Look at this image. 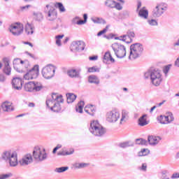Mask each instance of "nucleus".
Listing matches in <instances>:
<instances>
[{"label": "nucleus", "mask_w": 179, "mask_h": 179, "mask_svg": "<svg viewBox=\"0 0 179 179\" xmlns=\"http://www.w3.org/2000/svg\"><path fill=\"white\" fill-rule=\"evenodd\" d=\"M40 73V69L38 65H35L31 69L29 70L28 75H30L29 78L36 79Z\"/></svg>", "instance_id": "dca6fc26"}, {"label": "nucleus", "mask_w": 179, "mask_h": 179, "mask_svg": "<svg viewBox=\"0 0 179 179\" xmlns=\"http://www.w3.org/2000/svg\"><path fill=\"white\" fill-rule=\"evenodd\" d=\"M30 78V74H29V71L24 76V79H25V80H30L31 79H34V78Z\"/></svg>", "instance_id": "bf43d9fd"}, {"label": "nucleus", "mask_w": 179, "mask_h": 179, "mask_svg": "<svg viewBox=\"0 0 179 179\" xmlns=\"http://www.w3.org/2000/svg\"><path fill=\"white\" fill-rule=\"evenodd\" d=\"M55 75V68L54 66L49 64L42 69V76L45 79H51Z\"/></svg>", "instance_id": "1a4fd4ad"}, {"label": "nucleus", "mask_w": 179, "mask_h": 179, "mask_svg": "<svg viewBox=\"0 0 179 179\" xmlns=\"http://www.w3.org/2000/svg\"><path fill=\"white\" fill-rule=\"evenodd\" d=\"M30 163H33V157H31L30 154L26 155L20 160V164H21V166H27L30 164Z\"/></svg>", "instance_id": "f3484780"}, {"label": "nucleus", "mask_w": 179, "mask_h": 179, "mask_svg": "<svg viewBox=\"0 0 179 179\" xmlns=\"http://www.w3.org/2000/svg\"><path fill=\"white\" fill-rule=\"evenodd\" d=\"M119 40H120V41H124V43H129V41H128V40L127 39V36H125V35L119 36Z\"/></svg>", "instance_id": "864d4df0"}, {"label": "nucleus", "mask_w": 179, "mask_h": 179, "mask_svg": "<svg viewBox=\"0 0 179 179\" xmlns=\"http://www.w3.org/2000/svg\"><path fill=\"white\" fill-rule=\"evenodd\" d=\"M84 111H85L87 114L93 116L94 115V113H96V106L94 105H87L84 108Z\"/></svg>", "instance_id": "aec40b11"}, {"label": "nucleus", "mask_w": 179, "mask_h": 179, "mask_svg": "<svg viewBox=\"0 0 179 179\" xmlns=\"http://www.w3.org/2000/svg\"><path fill=\"white\" fill-rule=\"evenodd\" d=\"M26 92H34V82H29L24 85Z\"/></svg>", "instance_id": "c85d7f7f"}, {"label": "nucleus", "mask_w": 179, "mask_h": 179, "mask_svg": "<svg viewBox=\"0 0 179 179\" xmlns=\"http://www.w3.org/2000/svg\"><path fill=\"white\" fill-rule=\"evenodd\" d=\"M113 8L117 9V10H122V6L120 3L115 2Z\"/></svg>", "instance_id": "3c124183"}, {"label": "nucleus", "mask_w": 179, "mask_h": 179, "mask_svg": "<svg viewBox=\"0 0 179 179\" xmlns=\"http://www.w3.org/2000/svg\"><path fill=\"white\" fill-rule=\"evenodd\" d=\"M8 30L13 36H20V34H23L24 27L23 26V24L16 22L15 24H12L8 28Z\"/></svg>", "instance_id": "0eeeda50"}, {"label": "nucleus", "mask_w": 179, "mask_h": 179, "mask_svg": "<svg viewBox=\"0 0 179 179\" xmlns=\"http://www.w3.org/2000/svg\"><path fill=\"white\" fill-rule=\"evenodd\" d=\"M170 68H171V64H169L164 68L163 72L164 73H165V75H167V73H169V71H170Z\"/></svg>", "instance_id": "8fccbe9b"}, {"label": "nucleus", "mask_w": 179, "mask_h": 179, "mask_svg": "<svg viewBox=\"0 0 179 179\" xmlns=\"http://www.w3.org/2000/svg\"><path fill=\"white\" fill-rule=\"evenodd\" d=\"M83 107H85V101H80L76 107V111L82 114L83 113Z\"/></svg>", "instance_id": "473e14b6"}, {"label": "nucleus", "mask_w": 179, "mask_h": 179, "mask_svg": "<svg viewBox=\"0 0 179 179\" xmlns=\"http://www.w3.org/2000/svg\"><path fill=\"white\" fill-rule=\"evenodd\" d=\"M103 62L104 64H107V62H108V61H110V62H115V59H114V58H113V56L111 55V53L108 51L105 53L104 56H103Z\"/></svg>", "instance_id": "393cba45"}, {"label": "nucleus", "mask_w": 179, "mask_h": 179, "mask_svg": "<svg viewBox=\"0 0 179 179\" xmlns=\"http://www.w3.org/2000/svg\"><path fill=\"white\" fill-rule=\"evenodd\" d=\"M157 121L159 122V124H162L163 125H166L168 123L169 117L166 115H161L159 117H157Z\"/></svg>", "instance_id": "2f4dec72"}, {"label": "nucleus", "mask_w": 179, "mask_h": 179, "mask_svg": "<svg viewBox=\"0 0 179 179\" xmlns=\"http://www.w3.org/2000/svg\"><path fill=\"white\" fill-rule=\"evenodd\" d=\"M10 177V175L9 174L0 175V179H6V178H9Z\"/></svg>", "instance_id": "13d9d810"}, {"label": "nucleus", "mask_w": 179, "mask_h": 179, "mask_svg": "<svg viewBox=\"0 0 179 179\" xmlns=\"http://www.w3.org/2000/svg\"><path fill=\"white\" fill-rule=\"evenodd\" d=\"M160 141H162L160 136H149L148 138V141L152 146H156Z\"/></svg>", "instance_id": "a211bd4d"}, {"label": "nucleus", "mask_w": 179, "mask_h": 179, "mask_svg": "<svg viewBox=\"0 0 179 179\" xmlns=\"http://www.w3.org/2000/svg\"><path fill=\"white\" fill-rule=\"evenodd\" d=\"M148 169V166L146 165V164H143L141 167H139V170H141L142 171H146Z\"/></svg>", "instance_id": "4d7b16f0"}, {"label": "nucleus", "mask_w": 179, "mask_h": 179, "mask_svg": "<svg viewBox=\"0 0 179 179\" xmlns=\"http://www.w3.org/2000/svg\"><path fill=\"white\" fill-rule=\"evenodd\" d=\"M61 103H64L62 95L52 93L51 97L46 101V106L54 113H59L62 109Z\"/></svg>", "instance_id": "f257e3e1"}, {"label": "nucleus", "mask_w": 179, "mask_h": 179, "mask_svg": "<svg viewBox=\"0 0 179 179\" xmlns=\"http://www.w3.org/2000/svg\"><path fill=\"white\" fill-rule=\"evenodd\" d=\"M67 97V103L70 104L71 103H73L75 100H76V95L75 94L69 93L66 94Z\"/></svg>", "instance_id": "72a5a7b5"}, {"label": "nucleus", "mask_w": 179, "mask_h": 179, "mask_svg": "<svg viewBox=\"0 0 179 179\" xmlns=\"http://www.w3.org/2000/svg\"><path fill=\"white\" fill-rule=\"evenodd\" d=\"M168 118V124H171L173 121H174V116L173 115V113H170L168 116H166Z\"/></svg>", "instance_id": "de8ad7c7"}, {"label": "nucleus", "mask_w": 179, "mask_h": 179, "mask_svg": "<svg viewBox=\"0 0 179 179\" xmlns=\"http://www.w3.org/2000/svg\"><path fill=\"white\" fill-rule=\"evenodd\" d=\"M146 115H143L139 119H138V125L140 127H145V125H148L149 124V122L146 120Z\"/></svg>", "instance_id": "bb28decb"}, {"label": "nucleus", "mask_w": 179, "mask_h": 179, "mask_svg": "<svg viewBox=\"0 0 179 179\" xmlns=\"http://www.w3.org/2000/svg\"><path fill=\"white\" fill-rule=\"evenodd\" d=\"M54 6L52 3L47 4L45 8V13L48 15V20H55L57 19V10L52 8Z\"/></svg>", "instance_id": "9b49d317"}, {"label": "nucleus", "mask_w": 179, "mask_h": 179, "mask_svg": "<svg viewBox=\"0 0 179 179\" xmlns=\"http://www.w3.org/2000/svg\"><path fill=\"white\" fill-rule=\"evenodd\" d=\"M1 159L8 162L11 167H15L17 166V154L16 152L5 151L1 155Z\"/></svg>", "instance_id": "20e7f679"}, {"label": "nucleus", "mask_w": 179, "mask_h": 179, "mask_svg": "<svg viewBox=\"0 0 179 179\" xmlns=\"http://www.w3.org/2000/svg\"><path fill=\"white\" fill-rule=\"evenodd\" d=\"M52 6H55V8H58L60 12H65L66 10L65 7H64L62 3H56L55 4H52Z\"/></svg>", "instance_id": "37998d69"}, {"label": "nucleus", "mask_w": 179, "mask_h": 179, "mask_svg": "<svg viewBox=\"0 0 179 179\" xmlns=\"http://www.w3.org/2000/svg\"><path fill=\"white\" fill-rule=\"evenodd\" d=\"M88 72L93 73V72H100L99 68H96L95 66L90 67L88 69Z\"/></svg>", "instance_id": "49530a36"}, {"label": "nucleus", "mask_w": 179, "mask_h": 179, "mask_svg": "<svg viewBox=\"0 0 179 179\" xmlns=\"http://www.w3.org/2000/svg\"><path fill=\"white\" fill-rule=\"evenodd\" d=\"M33 157L36 162H44L47 160V152H45V149L43 147L38 145L34 148Z\"/></svg>", "instance_id": "39448f33"}, {"label": "nucleus", "mask_w": 179, "mask_h": 179, "mask_svg": "<svg viewBox=\"0 0 179 179\" xmlns=\"http://www.w3.org/2000/svg\"><path fill=\"white\" fill-rule=\"evenodd\" d=\"M171 178H172V179H174V178H178V173H173V174L171 176Z\"/></svg>", "instance_id": "e2e57ef3"}, {"label": "nucleus", "mask_w": 179, "mask_h": 179, "mask_svg": "<svg viewBox=\"0 0 179 179\" xmlns=\"http://www.w3.org/2000/svg\"><path fill=\"white\" fill-rule=\"evenodd\" d=\"M83 18H84V20H81L76 21L79 19V17H76L73 20V23L74 24H85V23L87 22V14H84Z\"/></svg>", "instance_id": "a878e982"}, {"label": "nucleus", "mask_w": 179, "mask_h": 179, "mask_svg": "<svg viewBox=\"0 0 179 179\" xmlns=\"http://www.w3.org/2000/svg\"><path fill=\"white\" fill-rule=\"evenodd\" d=\"M104 134H106V129L103 127L101 124H99L93 135H94V136H103Z\"/></svg>", "instance_id": "b1692460"}, {"label": "nucleus", "mask_w": 179, "mask_h": 179, "mask_svg": "<svg viewBox=\"0 0 179 179\" xmlns=\"http://www.w3.org/2000/svg\"><path fill=\"white\" fill-rule=\"evenodd\" d=\"M143 45L142 43H136L130 45V52L129 55V59L134 61L137 59L143 54Z\"/></svg>", "instance_id": "7ed1b4c3"}, {"label": "nucleus", "mask_w": 179, "mask_h": 179, "mask_svg": "<svg viewBox=\"0 0 179 179\" xmlns=\"http://www.w3.org/2000/svg\"><path fill=\"white\" fill-rule=\"evenodd\" d=\"M120 112L116 110H110L106 113V121L110 124L117 122L120 120Z\"/></svg>", "instance_id": "9d476101"}, {"label": "nucleus", "mask_w": 179, "mask_h": 179, "mask_svg": "<svg viewBox=\"0 0 179 179\" xmlns=\"http://www.w3.org/2000/svg\"><path fill=\"white\" fill-rule=\"evenodd\" d=\"M23 44H26L27 45H29V47H31L33 48V43L30 42H23Z\"/></svg>", "instance_id": "338daca9"}, {"label": "nucleus", "mask_w": 179, "mask_h": 179, "mask_svg": "<svg viewBox=\"0 0 179 179\" xmlns=\"http://www.w3.org/2000/svg\"><path fill=\"white\" fill-rule=\"evenodd\" d=\"M145 79H150L154 86H159L162 83V73L159 70H149L144 73Z\"/></svg>", "instance_id": "f03ea898"}, {"label": "nucleus", "mask_w": 179, "mask_h": 179, "mask_svg": "<svg viewBox=\"0 0 179 179\" xmlns=\"http://www.w3.org/2000/svg\"><path fill=\"white\" fill-rule=\"evenodd\" d=\"M134 143L132 141H125L123 143H121L119 144L120 148H122V149H125L127 148H132V146H134Z\"/></svg>", "instance_id": "c756f323"}, {"label": "nucleus", "mask_w": 179, "mask_h": 179, "mask_svg": "<svg viewBox=\"0 0 179 179\" xmlns=\"http://www.w3.org/2000/svg\"><path fill=\"white\" fill-rule=\"evenodd\" d=\"M128 114H129V112H128V110H122V117L120 119V124H122L124 121H127V120H128Z\"/></svg>", "instance_id": "c9c22d12"}, {"label": "nucleus", "mask_w": 179, "mask_h": 179, "mask_svg": "<svg viewBox=\"0 0 179 179\" xmlns=\"http://www.w3.org/2000/svg\"><path fill=\"white\" fill-rule=\"evenodd\" d=\"M108 29V26H106V27L104 28L102 31H100L99 32H98L97 34L98 37H100V36H102V34L107 33Z\"/></svg>", "instance_id": "603ef678"}, {"label": "nucleus", "mask_w": 179, "mask_h": 179, "mask_svg": "<svg viewBox=\"0 0 179 179\" xmlns=\"http://www.w3.org/2000/svg\"><path fill=\"white\" fill-rule=\"evenodd\" d=\"M56 40H61V38H64V35H57L55 36Z\"/></svg>", "instance_id": "69168bd1"}, {"label": "nucleus", "mask_w": 179, "mask_h": 179, "mask_svg": "<svg viewBox=\"0 0 179 179\" xmlns=\"http://www.w3.org/2000/svg\"><path fill=\"white\" fill-rule=\"evenodd\" d=\"M67 170H69V166H62L59 168H56L55 169V173H65V171H66Z\"/></svg>", "instance_id": "a19ab883"}, {"label": "nucleus", "mask_w": 179, "mask_h": 179, "mask_svg": "<svg viewBox=\"0 0 179 179\" xmlns=\"http://www.w3.org/2000/svg\"><path fill=\"white\" fill-rule=\"evenodd\" d=\"M166 10H167V4L164 3H158L152 10V16L154 17H160Z\"/></svg>", "instance_id": "6e6552de"}, {"label": "nucleus", "mask_w": 179, "mask_h": 179, "mask_svg": "<svg viewBox=\"0 0 179 179\" xmlns=\"http://www.w3.org/2000/svg\"><path fill=\"white\" fill-rule=\"evenodd\" d=\"M115 1L114 0H106L105 1V6H107V8H110L111 9L114 8V6H115Z\"/></svg>", "instance_id": "4c0bfd02"}, {"label": "nucleus", "mask_w": 179, "mask_h": 179, "mask_svg": "<svg viewBox=\"0 0 179 179\" xmlns=\"http://www.w3.org/2000/svg\"><path fill=\"white\" fill-rule=\"evenodd\" d=\"M175 66L179 68V58H178L175 62Z\"/></svg>", "instance_id": "774afa93"}, {"label": "nucleus", "mask_w": 179, "mask_h": 179, "mask_svg": "<svg viewBox=\"0 0 179 179\" xmlns=\"http://www.w3.org/2000/svg\"><path fill=\"white\" fill-rule=\"evenodd\" d=\"M167 171L162 172V179H170V176L166 174Z\"/></svg>", "instance_id": "6e6d98bb"}, {"label": "nucleus", "mask_w": 179, "mask_h": 179, "mask_svg": "<svg viewBox=\"0 0 179 179\" xmlns=\"http://www.w3.org/2000/svg\"><path fill=\"white\" fill-rule=\"evenodd\" d=\"M92 22L93 23H95L96 24H100V23H103L105 21L103 20V18L99 17H92L91 18Z\"/></svg>", "instance_id": "58836bf2"}, {"label": "nucleus", "mask_w": 179, "mask_h": 179, "mask_svg": "<svg viewBox=\"0 0 179 179\" xmlns=\"http://www.w3.org/2000/svg\"><path fill=\"white\" fill-rule=\"evenodd\" d=\"M25 33L27 36H31L34 33V27L27 22L24 27Z\"/></svg>", "instance_id": "412c9836"}, {"label": "nucleus", "mask_w": 179, "mask_h": 179, "mask_svg": "<svg viewBox=\"0 0 179 179\" xmlns=\"http://www.w3.org/2000/svg\"><path fill=\"white\" fill-rule=\"evenodd\" d=\"M3 62L4 64V68L3 70V73L9 76L12 72V68H10V66L9 65V58L8 57H4L3 59Z\"/></svg>", "instance_id": "4468645a"}, {"label": "nucleus", "mask_w": 179, "mask_h": 179, "mask_svg": "<svg viewBox=\"0 0 179 179\" xmlns=\"http://www.w3.org/2000/svg\"><path fill=\"white\" fill-rule=\"evenodd\" d=\"M13 87L16 90H22L23 82L20 78H14L12 80Z\"/></svg>", "instance_id": "2eb2a0df"}, {"label": "nucleus", "mask_w": 179, "mask_h": 179, "mask_svg": "<svg viewBox=\"0 0 179 179\" xmlns=\"http://www.w3.org/2000/svg\"><path fill=\"white\" fill-rule=\"evenodd\" d=\"M97 58H99V57L97 56H92V57H90V61H96L97 60Z\"/></svg>", "instance_id": "680f3d73"}, {"label": "nucleus", "mask_w": 179, "mask_h": 179, "mask_svg": "<svg viewBox=\"0 0 179 179\" xmlns=\"http://www.w3.org/2000/svg\"><path fill=\"white\" fill-rule=\"evenodd\" d=\"M136 143L137 145H147L148 141L143 138H137Z\"/></svg>", "instance_id": "a18cd8bd"}, {"label": "nucleus", "mask_w": 179, "mask_h": 179, "mask_svg": "<svg viewBox=\"0 0 179 179\" xmlns=\"http://www.w3.org/2000/svg\"><path fill=\"white\" fill-rule=\"evenodd\" d=\"M56 44L58 45V47H61V45H62L61 43V39H56Z\"/></svg>", "instance_id": "0e129e2a"}, {"label": "nucleus", "mask_w": 179, "mask_h": 179, "mask_svg": "<svg viewBox=\"0 0 179 179\" xmlns=\"http://www.w3.org/2000/svg\"><path fill=\"white\" fill-rule=\"evenodd\" d=\"M70 78H80V70L70 69L67 71Z\"/></svg>", "instance_id": "4be33fe9"}, {"label": "nucleus", "mask_w": 179, "mask_h": 179, "mask_svg": "<svg viewBox=\"0 0 179 179\" xmlns=\"http://www.w3.org/2000/svg\"><path fill=\"white\" fill-rule=\"evenodd\" d=\"M125 36H127V41H129V43H131L132 38L135 37V32L132 31H128Z\"/></svg>", "instance_id": "e433bc0d"}, {"label": "nucleus", "mask_w": 179, "mask_h": 179, "mask_svg": "<svg viewBox=\"0 0 179 179\" xmlns=\"http://www.w3.org/2000/svg\"><path fill=\"white\" fill-rule=\"evenodd\" d=\"M18 65H25V68H27L29 66V61L27 60H22L19 58L15 59L13 60V68L17 71V72H20V70H19V68H17Z\"/></svg>", "instance_id": "ddd939ff"}, {"label": "nucleus", "mask_w": 179, "mask_h": 179, "mask_svg": "<svg viewBox=\"0 0 179 179\" xmlns=\"http://www.w3.org/2000/svg\"><path fill=\"white\" fill-rule=\"evenodd\" d=\"M1 108L3 111H7L8 113L13 111L14 110L13 107L10 105V103L8 101H5L1 104Z\"/></svg>", "instance_id": "5701e85b"}, {"label": "nucleus", "mask_w": 179, "mask_h": 179, "mask_svg": "<svg viewBox=\"0 0 179 179\" xmlns=\"http://www.w3.org/2000/svg\"><path fill=\"white\" fill-rule=\"evenodd\" d=\"M111 48L117 58L122 59V58H125V57H127V48H125V45L118 43H115L112 44Z\"/></svg>", "instance_id": "423d86ee"}, {"label": "nucleus", "mask_w": 179, "mask_h": 179, "mask_svg": "<svg viewBox=\"0 0 179 179\" xmlns=\"http://www.w3.org/2000/svg\"><path fill=\"white\" fill-rule=\"evenodd\" d=\"M99 125H100V123H99V121L97 120L92 121L90 123V129H89L90 132H91V134L94 135V134L96 132V131L99 128Z\"/></svg>", "instance_id": "6ab92c4d"}, {"label": "nucleus", "mask_w": 179, "mask_h": 179, "mask_svg": "<svg viewBox=\"0 0 179 179\" xmlns=\"http://www.w3.org/2000/svg\"><path fill=\"white\" fill-rule=\"evenodd\" d=\"M73 149H71L70 151H62L57 153L58 156H69L71 155H73Z\"/></svg>", "instance_id": "ea45409f"}, {"label": "nucleus", "mask_w": 179, "mask_h": 179, "mask_svg": "<svg viewBox=\"0 0 179 179\" xmlns=\"http://www.w3.org/2000/svg\"><path fill=\"white\" fill-rule=\"evenodd\" d=\"M29 8H31V6L27 5V6H22L20 8H21V10H26V9H29Z\"/></svg>", "instance_id": "052dcab7"}, {"label": "nucleus", "mask_w": 179, "mask_h": 179, "mask_svg": "<svg viewBox=\"0 0 179 179\" xmlns=\"http://www.w3.org/2000/svg\"><path fill=\"white\" fill-rule=\"evenodd\" d=\"M85 47H86V45L85 44V42L82 41H76L72 42L71 45V51H83L85 50Z\"/></svg>", "instance_id": "f8f14e48"}, {"label": "nucleus", "mask_w": 179, "mask_h": 179, "mask_svg": "<svg viewBox=\"0 0 179 179\" xmlns=\"http://www.w3.org/2000/svg\"><path fill=\"white\" fill-rule=\"evenodd\" d=\"M144 8H145L138 11V16L143 19H148L149 16V11H148V10H145Z\"/></svg>", "instance_id": "cd10ccee"}, {"label": "nucleus", "mask_w": 179, "mask_h": 179, "mask_svg": "<svg viewBox=\"0 0 179 179\" xmlns=\"http://www.w3.org/2000/svg\"><path fill=\"white\" fill-rule=\"evenodd\" d=\"M88 82H90V83H94L95 85L100 83V80L96 76H90L88 77Z\"/></svg>", "instance_id": "f704fd0d"}, {"label": "nucleus", "mask_w": 179, "mask_h": 179, "mask_svg": "<svg viewBox=\"0 0 179 179\" xmlns=\"http://www.w3.org/2000/svg\"><path fill=\"white\" fill-rule=\"evenodd\" d=\"M150 152V151L148 149L144 148L138 152V156H148V155H149Z\"/></svg>", "instance_id": "c03bdc74"}, {"label": "nucleus", "mask_w": 179, "mask_h": 179, "mask_svg": "<svg viewBox=\"0 0 179 179\" xmlns=\"http://www.w3.org/2000/svg\"><path fill=\"white\" fill-rule=\"evenodd\" d=\"M148 24L150 26H157V21L156 20H148Z\"/></svg>", "instance_id": "5fc2aeb1"}, {"label": "nucleus", "mask_w": 179, "mask_h": 179, "mask_svg": "<svg viewBox=\"0 0 179 179\" xmlns=\"http://www.w3.org/2000/svg\"><path fill=\"white\" fill-rule=\"evenodd\" d=\"M34 16L36 17V20L40 22V20H43V14L41 13H34Z\"/></svg>", "instance_id": "09e8293b"}, {"label": "nucleus", "mask_w": 179, "mask_h": 179, "mask_svg": "<svg viewBox=\"0 0 179 179\" xmlns=\"http://www.w3.org/2000/svg\"><path fill=\"white\" fill-rule=\"evenodd\" d=\"M73 166L74 169H85V167H87L89 166V164L85 163V162H82V163L76 162L73 164Z\"/></svg>", "instance_id": "7c9ffc66"}, {"label": "nucleus", "mask_w": 179, "mask_h": 179, "mask_svg": "<svg viewBox=\"0 0 179 179\" xmlns=\"http://www.w3.org/2000/svg\"><path fill=\"white\" fill-rule=\"evenodd\" d=\"M43 89V85L40 83H34V92H40Z\"/></svg>", "instance_id": "79ce46f5"}]
</instances>
